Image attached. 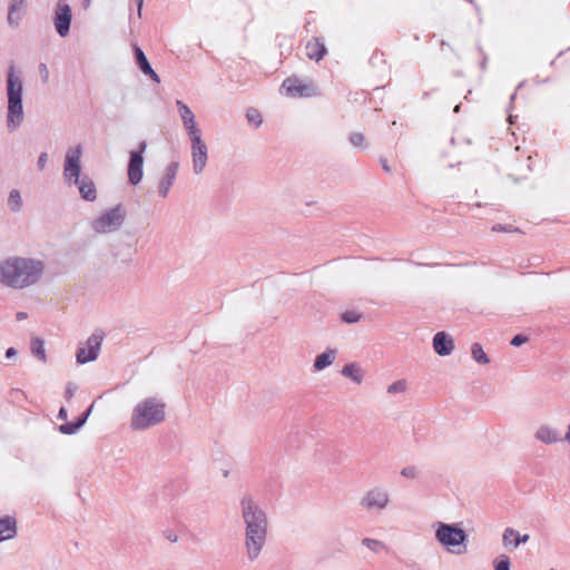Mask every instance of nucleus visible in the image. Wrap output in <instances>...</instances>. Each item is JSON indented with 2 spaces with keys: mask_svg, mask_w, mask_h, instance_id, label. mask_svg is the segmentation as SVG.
<instances>
[{
  "mask_svg": "<svg viewBox=\"0 0 570 570\" xmlns=\"http://www.w3.org/2000/svg\"><path fill=\"white\" fill-rule=\"evenodd\" d=\"M240 518L244 524V549L248 561H256L266 546L269 522L266 511L250 494L239 499Z\"/></svg>",
  "mask_w": 570,
  "mask_h": 570,
  "instance_id": "f257e3e1",
  "label": "nucleus"
},
{
  "mask_svg": "<svg viewBox=\"0 0 570 570\" xmlns=\"http://www.w3.org/2000/svg\"><path fill=\"white\" fill-rule=\"evenodd\" d=\"M46 264L32 257L11 256L0 262V284L23 289L37 284L43 276Z\"/></svg>",
  "mask_w": 570,
  "mask_h": 570,
  "instance_id": "f03ea898",
  "label": "nucleus"
},
{
  "mask_svg": "<svg viewBox=\"0 0 570 570\" xmlns=\"http://www.w3.org/2000/svg\"><path fill=\"white\" fill-rule=\"evenodd\" d=\"M166 419V403L157 396L140 400L132 409L130 428L134 431H146Z\"/></svg>",
  "mask_w": 570,
  "mask_h": 570,
  "instance_id": "7ed1b4c3",
  "label": "nucleus"
},
{
  "mask_svg": "<svg viewBox=\"0 0 570 570\" xmlns=\"http://www.w3.org/2000/svg\"><path fill=\"white\" fill-rule=\"evenodd\" d=\"M433 527L436 541L448 551L458 554L465 552L468 534L459 524L436 522Z\"/></svg>",
  "mask_w": 570,
  "mask_h": 570,
  "instance_id": "20e7f679",
  "label": "nucleus"
},
{
  "mask_svg": "<svg viewBox=\"0 0 570 570\" xmlns=\"http://www.w3.org/2000/svg\"><path fill=\"white\" fill-rule=\"evenodd\" d=\"M8 121L14 126L19 125L23 118L22 108V81L14 75L13 67L8 73Z\"/></svg>",
  "mask_w": 570,
  "mask_h": 570,
  "instance_id": "39448f33",
  "label": "nucleus"
},
{
  "mask_svg": "<svg viewBox=\"0 0 570 570\" xmlns=\"http://www.w3.org/2000/svg\"><path fill=\"white\" fill-rule=\"evenodd\" d=\"M126 217V210L119 204L92 220L91 228L99 234H109L118 230Z\"/></svg>",
  "mask_w": 570,
  "mask_h": 570,
  "instance_id": "423d86ee",
  "label": "nucleus"
},
{
  "mask_svg": "<svg viewBox=\"0 0 570 570\" xmlns=\"http://www.w3.org/2000/svg\"><path fill=\"white\" fill-rule=\"evenodd\" d=\"M391 504V495L383 485L370 488L360 499V505L367 512H382Z\"/></svg>",
  "mask_w": 570,
  "mask_h": 570,
  "instance_id": "0eeeda50",
  "label": "nucleus"
},
{
  "mask_svg": "<svg viewBox=\"0 0 570 570\" xmlns=\"http://www.w3.org/2000/svg\"><path fill=\"white\" fill-rule=\"evenodd\" d=\"M282 88L286 95L293 98H309L320 95L317 87L313 82L304 81L298 77H288L283 83Z\"/></svg>",
  "mask_w": 570,
  "mask_h": 570,
  "instance_id": "6e6552de",
  "label": "nucleus"
},
{
  "mask_svg": "<svg viewBox=\"0 0 570 570\" xmlns=\"http://www.w3.org/2000/svg\"><path fill=\"white\" fill-rule=\"evenodd\" d=\"M82 151L80 146L71 147L67 150L63 165V177L68 185L77 183L81 173L80 159Z\"/></svg>",
  "mask_w": 570,
  "mask_h": 570,
  "instance_id": "1a4fd4ad",
  "label": "nucleus"
},
{
  "mask_svg": "<svg viewBox=\"0 0 570 570\" xmlns=\"http://www.w3.org/2000/svg\"><path fill=\"white\" fill-rule=\"evenodd\" d=\"M146 145H139L137 149L130 151L128 164V179L131 185H138L144 175V154Z\"/></svg>",
  "mask_w": 570,
  "mask_h": 570,
  "instance_id": "9d476101",
  "label": "nucleus"
},
{
  "mask_svg": "<svg viewBox=\"0 0 570 570\" xmlns=\"http://www.w3.org/2000/svg\"><path fill=\"white\" fill-rule=\"evenodd\" d=\"M178 169L179 161L177 160H171L169 164L166 165L158 179L157 193L159 197L166 198L169 195L170 188L175 183Z\"/></svg>",
  "mask_w": 570,
  "mask_h": 570,
  "instance_id": "9b49d317",
  "label": "nucleus"
},
{
  "mask_svg": "<svg viewBox=\"0 0 570 570\" xmlns=\"http://www.w3.org/2000/svg\"><path fill=\"white\" fill-rule=\"evenodd\" d=\"M102 337L92 334L86 341L85 346L78 348L76 358L79 364H86L88 362L95 361L98 357L100 346H101Z\"/></svg>",
  "mask_w": 570,
  "mask_h": 570,
  "instance_id": "f8f14e48",
  "label": "nucleus"
},
{
  "mask_svg": "<svg viewBox=\"0 0 570 570\" xmlns=\"http://www.w3.org/2000/svg\"><path fill=\"white\" fill-rule=\"evenodd\" d=\"M71 22V9L65 2H59L57 4L56 14H55V27L58 33L61 37H65L69 32Z\"/></svg>",
  "mask_w": 570,
  "mask_h": 570,
  "instance_id": "ddd939ff",
  "label": "nucleus"
},
{
  "mask_svg": "<svg viewBox=\"0 0 570 570\" xmlns=\"http://www.w3.org/2000/svg\"><path fill=\"white\" fill-rule=\"evenodd\" d=\"M177 107L180 114V117L184 121L186 129L189 132V137L193 142H200V132L196 127L195 116L193 111L180 100L177 101Z\"/></svg>",
  "mask_w": 570,
  "mask_h": 570,
  "instance_id": "4468645a",
  "label": "nucleus"
},
{
  "mask_svg": "<svg viewBox=\"0 0 570 570\" xmlns=\"http://www.w3.org/2000/svg\"><path fill=\"white\" fill-rule=\"evenodd\" d=\"M433 348L440 356H448L454 350L452 337L445 332H438L433 337Z\"/></svg>",
  "mask_w": 570,
  "mask_h": 570,
  "instance_id": "2eb2a0df",
  "label": "nucleus"
},
{
  "mask_svg": "<svg viewBox=\"0 0 570 570\" xmlns=\"http://www.w3.org/2000/svg\"><path fill=\"white\" fill-rule=\"evenodd\" d=\"M534 439L547 445L562 441L560 432L548 424H542L534 432Z\"/></svg>",
  "mask_w": 570,
  "mask_h": 570,
  "instance_id": "dca6fc26",
  "label": "nucleus"
},
{
  "mask_svg": "<svg viewBox=\"0 0 570 570\" xmlns=\"http://www.w3.org/2000/svg\"><path fill=\"white\" fill-rule=\"evenodd\" d=\"M193 170L196 175L204 171L208 158L207 145H191Z\"/></svg>",
  "mask_w": 570,
  "mask_h": 570,
  "instance_id": "f3484780",
  "label": "nucleus"
},
{
  "mask_svg": "<svg viewBox=\"0 0 570 570\" xmlns=\"http://www.w3.org/2000/svg\"><path fill=\"white\" fill-rule=\"evenodd\" d=\"M326 47L322 38L313 37L305 45V53L308 59L321 61L326 55Z\"/></svg>",
  "mask_w": 570,
  "mask_h": 570,
  "instance_id": "a211bd4d",
  "label": "nucleus"
},
{
  "mask_svg": "<svg viewBox=\"0 0 570 570\" xmlns=\"http://www.w3.org/2000/svg\"><path fill=\"white\" fill-rule=\"evenodd\" d=\"M71 185L78 186L81 198L87 202H94L97 198V189L95 183L87 176L79 177L77 183Z\"/></svg>",
  "mask_w": 570,
  "mask_h": 570,
  "instance_id": "6ab92c4d",
  "label": "nucleus"
},
{
  "mask_svg": "<svg viewBox=\"0 0 570 570\" xmlns=\"http://www.w3.org/2000/svg\"><path fill=\"white\" fill-rule=\"evenodd\" d=\"M336 348H327L325 352L318 354L313 363V368L315 372H321L326 367L331 366L337 357Z\"/></svg>",
  "mask_w": 570,
  "mask_h": 570,
  "instance_id": "aec40b11",
  "label": "nucleus"
},
{
  "mask_svg": "<svg viewBox=\"0 0 570 570\" xmlns=\"http://www.w3.org/2000/svg\"><path fill=\"white\" fill-rule=\"evenodd\" d=\"M341 374L360 385L363 383L365 372L357 363H347L343 366Z\"/></svg>",
  "mask_w": 570,
  "mask_h": 570,
  "instance_id": "412c9836",
  "label": "nucleus"
},
{
  "mask_svg": "<svg viewBox=\"0 0 570 570\" xmlns=\"http://www.w3.org/2000/svg\"><path fill=\"white\" fill-rule=\"evenodd\" d=\"M16 534V520L11 517L0 519V542L12 539Z\"/></svg>",
  "mask_w": 570,
  "mask_h": 570,
  "instance_id": "4be33fe9",
  "label": "nucleus"
},
{
  "mask_svg": "<svg viewBox=\"0 0 570 570\" xmlns=\"http://www.w3.org/2000/svg\"><path fill=\"white\" fill-rule=\"evenodd\" d=\"M135 55H136L137 63L140 67L141 71L145 75L149 76L154 81L160 82L158 75L154 71V69L149 65L145 53L137 46L135 47Z\"/></svg>",
  "mask_w": 570,
  "mask_h": 570,
  "instance_id": "5701e85b",
  "label": "nucleus"
},
{
  "mask_svg": "<svg viewBox=\"0 0 570 570\" xmlns=\"http://www.w3.org/2000/svg\"><path fill=\"white\" fill-rule=\"evenodd\" d=\"M517 530L513 528H505L502 533V544L505 549H517Z\"/></svg>",
  "mask_w": 570,
  "mask_h": 570,
  "instance_id": "b1692460",
  "label": "nucleus"
},
{
  "mask_svg": "<svg viewBox=\"0 0 570 570\" xmlns=\"http://www.w3.org/2000/svg\"><path fill=\"white\" fill-rule=\"evenodd\" d=\"M471 354H472V357L473 360L479 363V364H489L490 363V358L488 357V355L485 354V352L483 351V347L480 343H473L472 346H471Z\"/></svg>",
  "mask_w": 570,
  "mask_h": 570,
  "instance_id": "393cba45",
  "label": "nucleus"
},
{
  "mask_svg": "<svg viewBox=\"0 0 570 570\" xmlns=\"http://www.w3.org/2000/svg\"><path fill=\"white\" fill-rule=\"evenodd\" d=\"M8 207L12 213H18L22 207V198L18 189H12L8 197Z\"/></svg>",
  "mask_w": 570,
  "mask_h": 570,
  "instance_id": "a878e982",
  "label": "nucleus"
},
{
  "mask_svg": "<svg viewBox=\"0 0 570 570\" xmlns=\"http://www.w3.org/2000/svg\"><path fill=\"white\" fill-rule=\"evenodd\" d=\"M31 353L40 358L42 362L47 361L46 351H45V342L39 337H33L31 340Z\"/></svg>",
  "mask_w": 570,
  "mask_h": 570,
  "instance_id": "bb28decb",
  "label": "nucleus"
},
{
  "mask_svg": "<svg viewBox=\"0 0 570 570\" xmlns=\"http://www.w3.org/2000/svg\"><path fill=\"white\" fill-rule=\"evenodd\" d=\"M362 544L375 553H380L383 550H386V546L384 542L376 540V539H372V538H364L362 540Z\"/></svg>",
  "mask_w": 570,
  "mask_h": 570,
  "instance_id": "cd10ccee",
  "label": "nucleus"
},
{
  "mask_svg": "<svg viewBox=\"0 0 570 570\" xmlns=\"http://www.w3.org/2000/svg\"><path fill=\"white\" fill-rule=\"evenodd\" d=\"M246 118L249 125L258 127L263 122L262 114L256 108H248L246 111Z\"/></svg>",
  "mask_w": 570,
  "mask_h": 570,
  "instance_id": "c85d7f7f",
  "label": "nucleus"
},
{
  "mask_svg": "<svg viewBox=\"0 0 570 570\" xmlns=\"http://www.w3.org/2000/svg\"><path fill=\"white\" fill-rule=\"evenodd\" d=\"M407 390V382L405 380H397L387 386L389 394H403Z\"/></svg>",
  "mask_w": 570,
  "mask_h": 570,
  "instance_id": "c756f323",
  "label": "nucleus"
},
{
  "mask_svg": "<svg viewBox=\"0 0 570 570\" xmlns=\"http://www.w3.org/2000/svg\"><path fill=\"white\" fill-rule=\"evenodd\" d=\"M493 568L494 570H510L511 568V560L507 554H499L493 560Z\"/></svg>",
  "mask_w": 570,
  "mask_h": 570,
  "instance_id": "7c9ffc66",
  "label": "nucleus"
},
{
  "mask_svg": "<svg viewBox=\"0 0 570 570\" xmlns=\"http://www.w3.org/2000/svg\"><path fill=\"white\" fill-rule=\"evenodd\" d=\"M26 4H27L26 0H13L12 1V4L10 7V11H9V16H8L9 23L12 24L16 12L23 11L24 8H26Z\"/></svg>",
  "mask_w": 570,
  "mask_h": 570,
  "instance_id": "2f4dec72",
  "label": "nucleus"
},
{
  "mask_svg": "<svg viewBox=\"0 0 570 570\" xmlns=\"http://www.w3.org/2000/svg\"><path fill=\"white\" fill-rule=\"evenodd\" d=\"M80 428L81 426H80V424L77 421L76 422H68V423L61 424L59 426V431L62 434L70 435V434H75Z\"/></svg>",
  "mask_w": 570,
  "mask_h": 570,
  "instance_id": "473e14b6",
  "label": "nucleus"
},
{
  "mask_svg": "<svg viewBox=\"0 0 570 570\" xmlns=\"http://www.w3.org/2000/svg\"><path fill=\"white\" fill-rule=\"evenodd\" d=\"M343 322L353 324L361 320V314L356 311H346L341 315Z\"/></svg>",
  "mask_w": 570,
  "mask_h": 570,
  "instance_id": "72a5a7b5",
  "label": "nucleus"
},
{
  "mask_svg": "<svg viewBox=\"0 0 570 570\" xmlns=\"http://www.w3.org/2000/svg\"><path fill=\"white\" fill-rule=\"evenodd\" d=\"M400 474L403 476V478H406V479H416L420 474L419 470L416 466L414 465H407V466H404L401 471H400Z\"/></svg>",
  "mask_w": 570,
  "mask_h": 570,
  "instance_id": "f704fd0d",
  "label": "nucleus"
},
{
  "mask_svg": "<svg viewBox=\"0 0 570 570\" xmlns=\"http://www.w3.org/2000/svg\"><path fill=\"white\" fill-rule=\"evenodd\" d=\"M77 386L73 383H68L65 391V397L69 401L73 396Z\"/></svg>",
  "mask_w": 570,
  "mask_h": 570,
  "instance_id": "c9c22d12",
  "label": "nucleus"
},
{
  "mask_svg": "<svg viewBox=\"0 0 570 570\" xmlns=\"http://www.w3.org/2000/svg\"><path fill=\"white\" fill-rule=\"evenodd\" d=\"M92 407H94V405L91 404V405L87 409V411H86L82 415H80V416L78 417L77 422L80 424V426H83V425H85V423L87 422V420H88V417H89V415H90V413H91V411H92Z\"/></svg>",
  "mask_w": 570,
  "mask_h": 570,
  "instance_id": "e433bc0d",
  "label": "nucleus"
},
{
  "mask_svg": "<svg viewBox=\"0 0 570 570\" xmlns=\"http://www.w3.org/2000/svg\"><path fill=\"white\" fill-rule=\"evenodd\" d=\"M528 341V337L527 336H523V335H515L512 340H511V345L513 346H521L523 343H525Z\"/></svg>",
  "mask_w": 570,
  "mask_h": 570,
  "instance_id": "4c0bfd02",
  "label": "nucleus"
},
{
  "mask_svg": "<svg viewBox=\"0 0 570 570\" xmlns=\"http://www.w3.org/2000/svg\"><path fill=\"white\" fill-rule=\"evenodd\" d=\"M529 539H530L529 534H520V532L517 530V540H515L517 547H519L522 543H527L529 541Z\"/></svg>",
  "mask_w": 570,
  "mask_h": 570,
  "instance_id": "58836bf2",
  "label": "nucleus"
},
{
  "mask_svg": "<svg viewBox=\"0 0 570 570\" xmlns=\"http://www.w3.org/2000/svg\"><path fill=\"white\" fill-rule=\"evenodd\" d=\"M380 164L382 165V168H383V170H384L385 173H389V174H390V173L392 171V169H391V167H390V165H389V158H387V157H385V156H381V157H380Z\"/></svg>",
  "mask_w": 570,
  "mask_h": 570,
  "instance_id": "ea45409f",
  "label": "nucleus"
},
{
  "mask_svg": "<svg viewBox=\"0 0 570 570\" xmlns=\"http://www.w3.org/2000/svg\"><path fill=\"white\" fill-rule=\"evenodd\" d=\"M47 154L46 153H42L39 158H38V167L40 170H42L47 164Z\"/></svg>",
  "mask_w": 570,
  "mask_h": 570,
  "instance_id": "a19ab883",
  "label": "nucleus"
},
{
  "mask_svg": "<svg viewBox=\"0 0 570 570\" xmlns=\"http://www.w3.org/2000/svg\"><path fill=\"white\" fill-rule=\"evenodd\" d=\"M493 232H510L511 229L503 227L502 225L498 224L492 227Z\"/></svg>",
  "mask_w": 570,
  "mask_h": 570,
  "instance_id": "79ce46f5",
  "label": "nucleus"
},
{
  "mask_svg": "<svg viewBox=\"0 0 570 570\" xmlns=\"http://www.w3.org/2000/svg\"><path fill=\"white\" fill-rule=\"evenodd\" d=\"M16 354H17V351H16V348H13V347H9V348L6 351V357H7V358H11V357L16 356Z\"/></svg>",
  "mask_w": 570,
  "mask_h": 570,
  "instance_id": "37998d69",
  "label": "nucleus"
},
{
  "mask_svg": "<svg viewBox=\"0 0 570 570\" xmlns=\"http://www.w3.org/2000/svg\"><path fill=\"white\" fill-rule=\"evenodd\" d=\"M59 420H66L67 419V410L65 407H61L59 410L58 416Z\"/></svg>",
  "mask_w": 570,
  "mask_h": 570,
  "instance_id": "c03bdc74",
  "label": "nucleus"
},
{
  "mask_svg": "<svg viewBox=\"0 0 570 570\" xmlns=\"http://www.w3.org/2000/svg\"><path fill=\"white\" fill-rule=\"evenodd\" d=\"M16 318H17L18 321H23V320H26V318H27V313H24V312H18V313L16 314Z\"/></svg>",
  "mask_w": 570,
  "mask_h": 570,
  "instance_id": "a18cd8bd",
  "label": "nucleus"
},
{
  "mask_svg": "<svg viewBox=\"0 0 570 570\" xmlns=\"http://www.w3.org/2000/svg\"><path fill=\"white\" fill-rule=\"evenodd\" d=\"M40 71H41V73L43 75L45 78L48 77V70H47L46 65H41L40 66Z\"/></svg>",
  "mask_w": 570,
  "mask_h": 570,
  "instance_id": "49530a36",
  "label": "nucleus"
},
{
  "mask_svg": "<svg viewBox=\"0 0 570 570\" xmlns=\"http://www.w3.org/2000/svg\"><path fill=\"white\" fill-rule=\"evenodd\" d=\"M135 1L137 3V7H138V12L140 13L144 0H135Z\"/></svg>",
  "mask_w": 570,
  "mask_h": 570,
  "instance_id": "de8ad7c7",
  "label": "nucleus"
},
{
  "mask_svg": "<svg viewBox=\"0 0 570 570\" xmlns=\"http://www.w3.org/2000/svg\"><path fill=\"white\" fill-rule=\"evenodd\" d=\"M19 18H20L19 16H17V17L14 16L13 20H18ZM12 23L18 24V21H13Z\"/></svg>",
  "mask_w": 570,
  "mask_h": 570,
  "instance_id": "09e8293b",
  "label": "nucleus"
},
{
  "mask_svg": "<svg viewBox=\"0 0 570 570\" xmlns=\"http://www.w3.org/2000/svg\"><path fill=\"white\" fill-rule=\"evenodd\" d=\"M550 570H556V569H550Z\"/></svg>",
  "mask_w": 570,
  "mask_h": 570,
  "instance_id": "8fccbe9b",
  "label": "nucleus"
}]
</instances>
